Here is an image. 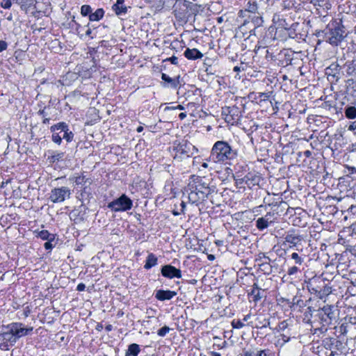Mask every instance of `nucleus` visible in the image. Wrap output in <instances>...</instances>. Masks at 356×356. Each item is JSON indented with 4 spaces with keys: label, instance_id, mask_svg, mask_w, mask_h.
Returning a JSON list of instances; mask_svg holds the SVG:
<instances>
[{
    "label": "nucleus",
    "instance_id": "obj_1",
    "mask_svg": "<svg viewBox=\"0 0 356 356\" xmlns=\"http://www.w3.org/2000/svg\"><path fill=\"white\" fill-rule=\"evenodd\" d=\"M33 330V327L26 328L22 323H12L6 326L0 334V347L6 348L8 343L13 345L16 341Z\"/></svg>",
    "mask_w": 356,
    "mask_h": 356
},
{
    "label": "nucleus",
    "instance_id": "obj_2",
    "mask_svg": "<svg viewBox=\"0 0 356 356\" xmlns=\"http://www.w3.org/2000/svg\"><path fill=\"white\" fill-rule=\"evenodd\" d=\"M236 156V151L232 149L227 142L217 141L211 149V158L214 162H223L234 159Z\"/></svg>",
    "mask_w": 356,
    "mask_h": 356
},
{
    "label": "nucleus",
    "instance_id": "obj_3",
    "mask_svg": "<svg viewBox=\"0 0 356 356\" xmlns=\"http://www.w3.org/2000/svg\"><path fill=\"white\" fill-rule=\"evenodd\" d=\"M189 187L198 191L202 197H207L211 193V188L209 186V184L204 181V178L200 177L195 175L191 176Z\"/></svg>",
    "mask_w": 356,
    "mask_h": 356
},
{
    "label": "nucleus",
    "instance_id": "obj_4",
    "mask_svg": "<svg viewBox=\"0 0 356 356\" xmlns=\"http://www.w3.org/2000/svg\"><path fill=\"white\" fill-rule=\"evenodd\" d=\"M132 205V200L126 195H122L119 198L108 203V207L114 211H124L131 209Z\"/></svg>",
    "mask_w": 356,
    "mask_h": 356
},
{
    "label": "nucleus",
    "instance_id": "obj_5",
    "mask_svg": "<svg viewBox=\"0 0 356 356\" xmlns=\"http://www.w3.org/2000/svg\"><path fill=\"white\" fill-rule=\"evenodd\" d=\"M222 115L227 123L234 125L240 121L241 112L238 107L233 106L222 108Z\"/></svg>",
    "mask_w": 356,
    "mask_h": 356
},
{
    "label": "nucleus",
    "instance_id": "obj_6",
    "mask_svg": "<svg viewBox=\"0 0 356 356\" xmlns=\"http://www.w3.org/2000/svg\"><path fill=\"white\" fill-rule=\"evenodd\" d=\"M70 190L67 187L55 188L51 191L49 200L53 203H60L64 202L66 197L70 198Z\"/></svg>",
    "mask_w": 356,
    "mask_h": 356
},
{
    "label": "nucleus",
    "instance_id": "obj_7",
    "mask_svg": "<svg viewBox=\"0 0 356 356\" xmlns=\"http://www.w3.org/2000/svg\"><path fill=\"white\" fill-rule=\"evenodd\" d=\"M345 31L343 28L336 26L330 29L327 33L328 42L332 45H338L344 38Z\"/></svg>",
    "mask_w": 356,
    "mask_h": 356
},
{
    "label": "nucleus",
    "instance_id": "obj_8",
    "mask_svg": "<svg viewBox=\"0 0 356 356\" xmlns=\"http://www.w3.org/2000/svg\"><path fill=\"white\" fill-rule=\"evenodd\" d=\"M319 312V317L321 321L330 324L334 318V307L332 305H325L318 310Z\"/></svg>",
    "mask_w": 356,
    "mask_h": 356
},
{
    "label": "nucleus",
    "instance_id": "obj_9",
    "mask_svg": "<svg viewBox=\"0 0 356 356\" xmlns=\"http://www.w3.org/2000/svg\"><path fill=\"white\" fill-rule=\"evenodd\" d=\"M161 274L163 276L172 279L174 277L180 278L181 272L179 269L171 265H165L161 268Z\"/></svg>",
    "mask_w": 356,
    "mask_h": 356
},
{
    "label": "nucleus",
    "instance_id": "obj_10",
    "mask_svg": "<svg viewBox=\"0 0 356 356\" xmlns=\"http://www.w3.org/2000/svg\"><path fill=\"white\" fill-rule=\"evenodd\" d=\"M284 240L292 246H296L303 240V236L297 233L296 230L291 229L286 232Z\"/></svg>",
    "mask_w": 356,
    "mask_h": 356
},
{
    "label": "nucleus",
    "instance_id": "obj_11",
    "mask_svg": "<svg viewBox=\"0 0 356 356\" xmlns=\"http://www.w3.org/2000/svg\"><path fill=\"white\" fill-rule=\"evenodd\" d=\"M346 73L348 76H352L347 82L349 85L353 84L356 82V59L346 63Z\"/></svg>",
    "mask_w": 356,
    "mask_h": 356
},
{
    "label": "nucleus",
    "instance_id": "obj_12",
    "mask_svg": "<svg viewBox=\"0 0 356 356\" xmlns=\"http://www.w3.org/2000/svg\"><path fill=\"white\" fill-rule=\"evenodd\" d=\"M176 295L177 293L175 291L170 290H158L156 292L155 298L159 300L164 301L172 299Z\"/></svg>",
    "mask_w": 356,
    "mask_h": 356
},
{
    "label": "nucleus",
    "instance_id": "obj_13",
    "mask_svg": "<svg viewBox=\"0 0 356 356\" xmlns=\"http://www.w3.org/2000/svg\"><path fill=\"white\" fill-rule=\"evenodd\" d=\"M187 192H188V200L191 203L194 204L200 200H204L206 197H202V195H200V192L195 188H192L189 187V184H188L187 188L186 189Z\"/></svg>",
    "mask_w": 356,
    "mask_h": 356
},
{
    "label": "nucleus",
    "instance_id": "obj_14",
    "mask_svg": "<svg viewBox=\"0 0 356 356\" xmlns=\"http://www.w3.org/2000/svg\"><path fill=\"white\" fill-rule=\"evenodd\" d=\"M124 0H117L116 3L112 6L113 10L117 15H124L127 12V8L124 5Z\"/></svg>",
    "mask_w": 356,
    "mask_h": 356
},
{
    "label": "nucleus",
    "instance_id": "obj_15",
    "mask_svg": "<svg viewBox=\"0 0 356 356\" xmlns=\"http://www.w3.org/2000/svg\"><path fill=\"white\" fill-rule=\"evenodd\" d=\"M184 56L189 60H195L202 58L203 54L197 49L187 48L184 51Z\"/></svg>",
    "mask_w": 356,
    "mask_h": 356
},
{
    "label": "nucleus",
    "instance_id": "obj_16",
    "mask_svg": "<svg viewBox=\"0 0 356 356\" xmlns=\"http://www.w3.org/2000/svg\"><path fill=\"white\" fill-rule=\"evenodd\" d=\"M270 217H271L270 213H266V215L265 216L259 218L256 221L257 227L259 230H263L265 228L268 227Z\"/></svg>",
    "mask_w": 356,
    "mask_h": 356
},
{
    "label": "nucleus",
    "instance_id": "obj_17",
    "mask_svg": "<svg viewBox=\"0 0 356 356\" xmlns=\"http://www.w3.org/2000/svg\"><path fill=\"white\" fill-rule=\"evenodd\" d=\"M184 147V145H181V143H179L177 145H175L172 152L174 159H182V156L186 154Z\"/></svg>",
    "mask_w": 356,
    "mask_h": 356
},
{
    "label": "nucleus",
    "instance_id": "obj_18",
    "mask_svg": "<svg viewBox=\"0 0 356 356\" xmlns=\"http://www.w3.org/2000/svg\"><path fill=\"white\" fill-rule=\"evenodd\" d=\"M70 182L75 184L76 186H84L88 182L90 184V181L88 179L86 178L83 175L80 176H72L69 178Z\"/></svg>",
    "mask_w": 356,
    "mask_h": 356
},
{
    "label": "nucleus",
    "instance_id": "obj_19",
    "mask_svg": "<svg viewBox=\"0 0 356 356\" xmlns=\"http://www.w3.org/2000/svg\"><path fill=\"white\" fill-rule=\"evenodd\" d=\"M340 66L339 64L334 63L326 68V74L328 76H337L339 74Z\"/></svg>",
    "mask_w": 356,
    "mask_h": 356
},
{
    "label": "nucleus",
    "instance_id": "obj_20",
    "mask_svg": "<svg viewBox=\"0 0 356 356\" xmlns=\"http://www.w3.org/2000/svg\"><path fill=\"white\" fill-rule=\"evenodd\" d=\"M140 351V349L138 344L131 343L129 346L125 356H137Z\"/></svg>",
    "mask_w": 356,
    "mask_h": 356
},
{
    "label": "nucleus",
    "instance_id": "obj_21",
    "mask_svg": "<svg viewBox=\"0 0 356 356\" xmlns=\"http://www.w3.org/2000/svg\"><path fill=\"white\" fill-rule=\"evenodd\" d=\"M156 264H157V258L155 257V255L154 254L150 253L147 258L144 268L145 269H149L152 267L156 266Z\"/></svg>",
    "mask_w": 356,
    "mask_h": 356
},
{
    "label": "nucleus",
    "instance_id": "obj_22",
    "mask_svg": "<svg viewBox=\"0 0 356 356\" xmlns=\"http://www.w3.org/2000/svg\"><path fill=\"white\" fill-rule=\"evenodd\" d=\"M104 14V10L102 8H98L95 13L89 15V19L90 21H99L103 17Z\"/></svg>",
    "mask_w": 356,
    "mask_h": 356
},
{
    "label": "nucleus",
    "instance_id": "obj_23",
    "mask_svg": "<svg viewBox=\"0 0 356 356\" xmlns=\"http://www.w3.org/2000/svg\"><path fill=\"white\" fill-rule=\"evenodd\" d=\"M346 117L348 119H355L356 118V108L355 106H348L345 110Z\"/></svg>",
    "mask_w": 356,
    "mask_h": 356
},
{
    "label": "nucleus",
    "instance_id": "obj_24",
    "mask_svg": "<svg viewBox=\"0 0 356 356\" xmlns=\"http://www.w3.org/2000/svg\"><path fill=\"white\" fill-rule=\"evenodd\" d=\"M259 269L264 272V274L270 275L273 272V267L269 262L262 263L259 265Z\"/></svg>",
    "mask_w": 356,
    "mask_h": 356
},
{
    "label": "nucleus",
    "instance_id": "obj_25",
    "mask_svg": "<svg viewBox=\"0 0 356 356\" xmlns=\"http://www.w3.org/2000/svg\"><path fill=\"white\" fill-rule=\"evenodd\" d=\"M38 237H40L42 240L53 241L54 239V234H51L47 230H42L38 233Z\"/></svg>",
    "mask_w": 356,
    "mask_h": 356
},
{
    "label": "nucleus",
    "instance_id": "obj_26",
    "mask_svg": "<svg viewBox=\"0 0 356 356\" xmlns=\"http://www.w3.org/2000/svg\"><path fill=\"white\" fill-rule=\"evenodd\" d=\"M16 3L20 5L21 8L26 10L33 4L34 0H15Z\"/></svg>",
    "mask_w": 356,
    "mask_h": 356
},
{
    "label": "nucleus",
    "instance_id": "obj_27",
    "mask_svg": "<svg viewBox=\"0 0 356 356\" xmlns=\"http://www.w3.org/2000/svg\"><path fill=\"white\" fill-rule=\"evenodd\" d=\"M162 80L169 83L172 87L177 88L178 86V81L169 77L167 74L163 73L161 75Z\"/></svg>",
    "mask_w": 356,
    "mask_h": 356
},
{
    "label": "nucleus",
    "instance_id": "obj_28",
    "mask_svg": "<svg viewBox=\"0 0 356 356\" xmlns=\"http://www.w3.org/2000/svg\"><path fill=\"white\" fill-rule=\"evenodd\" d=\"M67 129V125L65 122H59L58 124L51 127V131L52 132H54L56 130H60V132H63Z\"/></svg>",
    "mask_w": 356,
    "mask_h": 356
},
{
    "label": "nucleus",
    "instance_id": "obj_29",
    "mask_svg": "<svg viewBox=\"0 0 356 356\" xmlns=\"http://www.w3.org/2000/svg\"><path fill=\"white\" fill-rule=\"evenodd\" d=\"M64 156L63 152H55L51 156H49L48 159L50 163H55L62 159Z\"/></svg>",
    "mask_w": 356,
    "mask_h": 356
},
{
    "label": "nucleus",
    "instance_id": "obj_30",
    "mask_svg": "<svg viewBox=\"0 0 356 356\" xmlns=\"http://www.w3.org/2000/svg\"><path fill=\"white\" fill-rule=\"evenodd\" d=\"M257 4L255 1H248V4H247V8H246V10H248V12H250V13H256V11L257 10Z\"/></svg>",
    "mask_w": 356,
    "mask_h": 356
},
{
    "label": "nucleus",
    "instance_id": "obj_31",
    "mask_svg": "<svg viewBox=\"0 0 356 356\" xmlns=\"http://www.w3.org/2000/svg\"><path fill=\"white\" fill-rule=\"evenodd\" d=\"M92 12V8L89 5H83L81 8V14L83 16H87L90 15Z\"/></svg>",
    "mask_w": 356,
    "mask_h": 356
},
{
    "label": "nucleus",
    "instance_id": "obj_32",
    "mask_svg": "<svg viewBox=\"0 0 356 356\" xmlns=\"http://www.w3.org/2000/svg\"><path fill=\"white\" fill-rule=\"evenodd\" d=\"M291 259L294 260L295 264L301 266L303 262V259L301 258L298 253L293 252L291 254Z\"/></svg>",
    "mask_w": 356,
    "mask_h": 356
},
{
    "label": "nucleus",
    "instance_id": "obj_33",
    "mask_svg": "<svg viewBox=\"0 0 356 356\" xmlns=\"http://www.w3.org/2000/svg\"><path fill=\"white\" fill-rule=\"evenodd\" d=\"M261 290H254L252 289L251 291V295L254 296V301L257 302L258 300H261L262 298V295L261 293Z\"/></svg>",
    "mask_w": 356,
    "mask_h": 356
},
{
    "label": "nucleus",
    "instance_id": "obj_34",
    "mask_svg": "<svg viewBox=\"0 0 356 356\" xmlns=\"http://www.w3.org/2000/svg\"><path fill=\"white\" fill-rule=\"evenodd\" d=\"M74 134L72 132H68V129L63 131V138L65 139L67 142H70L73 138Z\"/></svg>",
    "mask_w": 356,
    "mask_h": 356
},
{
    "label": "nucleus",
    "instance_id": "obj_35",
    "mask_svg": "<svg viewBox=\"0 0 356 356\" xmlns=\"http://www.w3.org/2000/svg\"><path fill=\"white\" fill-rule=\"evenodd\" d=\"M170 330L169 327L165 325L158 330L157 334L160 337H164L168 332H169Z\"/></svg>",
    "mask_w": 356,
    "mask_h": 356
},
{
    "label": "nucleus",
    "instance_id": "obj_36",
    "mask_svg": "<svg viewBox=\"0 0 356 356\" xmlns=\"http://www.w3.org/2000/svg\"><path fill=\"white\" fill-rule=\"evenodd\" d=\"M62 138H63V137H62V136H60L59 135V134L56 133L55 131H54V132H53V134H52V140H53L54 143H57V144H58V145H59V144H60L61 140H62Z\"/></svg>",
    "mask_w": 356,
    "mask_h": 356
},
{
    "label": "nucleus",
    "instance_id": "obj_37",
    "mask_svg": "<svg viewBox=\"0 0 356 356\" xmlns=\"http://www.w3.org/2000/svg\"><path fill=\"white\" fill-rule=\"evenodd\" d=\"M300 271V268L297 266H293L288 269L287 273L289 275H293Z\"/></svg>",
    "mask_w": 356,
    "mask_h": 356
},
{
    "label": "nucleus",
    "instance_id": "obj_38",
    "mask_svg": "<svg viewBox=\"0 0 356 356\" xmlns=\"http://www.w3.org/2000/svg\"><path fill=\"white\" fill-rule=\"evenodd\" d=\"M232 325L234 328L239 329L245 326V324L242 323L240 320H238L237 321H233L232 322Z\"/></svg>",
    "mask_w": 356,
    "mask_h": 356
},
{
    "label": "nucleus",
    "instance_id": "obj_39",
    "mask_svg": "<svg viewBox=\"0 0 356 356\" xmlns=\"http://www.w3.org/2000/svg\"><path fill=\"white\" fill-rule=\"evenodd\" d=\"M253 23L257 26H260L263 23V19L261 16H257L252 19Z\"/></svg>",
    "mask_w": 356,
    "mask_h": 356
},
{
    "label": "nucleus",
    "instance_id": "obj_40",
    "mask_svg": "<svg viewBox=\"0 0 356 356\" xmlns=\"http://www.w3.org/2000/svg\"><path fill=\"white\" fill-rule=\"evenodd\" d=\"M12 5L10 0H3V1L1 3V6L6 9H8L10 8Z\"/></svg>",
    "mask_w": 356,
    "mask_h": 356
},
{
    "label": "nucleus",
    "instance_id": "obj_41",
    "mask_svg": "<svg viewBox=\"0 0 356 356\" xmlns=\"http://www.w3.org/2000/svg\"><path fill=\"white\" fill-rule=\"evenodd\" d=\"M324 1H325V0H312V1H311V3H312L314 6H319V7H322V6H323V5H324Z\"/></svg>",
    "mask_w": 356,
    "mask_h": 356
},
{
    "label": "nucleus",
    "instance_id": "obj_42",
    "mask_svg": "<svg viewBox=\"0 0 356 356\" xmlns=\"http://www.w3.org/2000/svg\"><path fill=\"white\" fill-rule=\"evenodd\" d=\"M288 327V323L286 321H283L279 323L278 327L280 330H284Z\"/></svg>",
    "mask_w": 356,
    "mask_h": 356
},
{
    "label": "nucleus",
    "instance_id": "obj_43",
    "mask_svg": "<svg viewBox=\"0 0 356 356\" xmlns=\"http://www.w3.org/2000/svg\"><path fill=\"white\" fill-rule=\"evenodd\" d=\"M323 293L325 296H328L332 292V289L330 286H325L323 289L322 290Z\"/></svg>",
    "mask_w": 356,
    "mask_h": 356
},
{
    "label": "nucleus",
    "instance_id": "obj_44",
    "mask_svg": "<svg viewBox=\"0 0 356 356\" xmlns=\"http://www.w3.org/2000/svg\"><path fill=\"white\" fill-rule=\"evenodd\" d=\"M8 44L7 42L3 40H0V52L6 50L7 49Z\"/></svg>",
    "mask_w": 356,
    "mask_h": 356
},
{
    "label": "nucleus",
    "instance_id": "obj_45",
    "mask_svg": "<svg viewBox=\"0 0 356 356\" xmlns=\"http://www.w3.org/2000/svg\"><path fill=\"white\" fill-rule=\"evenodd\" d=\"M316 296L319 299H323L325 295L323 294V291L316 290Z\"/></svg>",
    "mask_w": 356,
    "mask_h": 356
},
{
    "label": "nucleus",
    "instance_id": "obj_46",
    "mask_svg": "<svg viewBox=\"0 0 356 356\" xmlns=\"http://www.w3.org/2000/svg\"><path fill=\"white\" fill-rule=\"evenodd\" d=\"M51 242V241L48 240V241L45 242V243L44 244V248L46 250H49L52 248L53 246Z\"/></svg>",
    "mask_w": 356,
    "mask_h": 356
},
{
    "label": "nucleus",
    "instance_id": "obj_47",
    "mask_svg": "<svg viewBox=\"0 0 356 356\" xmlns=\"http://www.w3.org/2000/svg\"><path fill=\"white\" fill-rule=\"evenodd\" d=\"M85 288H86L85 284L83 283H80L78 284V286L76 287V290L79 291H84Z\"/></svg>",
    "mask_w": 356,
    "mask_h": 356
},
{
    "label": "nucleus",
    "instance_id": "obj_48",
    "mask_svg": "<svg viewBox=\"0 0 356 356\" xmlns=\"http://www.w3.org/2000/svg\"><path fill=\"white\" fill-rule=\"evenodd\" d=\"M169 60L171 62V63L174 65H177L178 63V58L176 56H172L170 58Z\"/></svg>",
    "mask_w": 356,
    "mask_h": 356
},
{
    "label": "nucleus",
    "instance_id": "obj_49",
    "mask_svg": "<svg viewBox=\"0 0 356 356\" xmlns=\"http://www.w3.org/2000/svg\"><path fill=\"white\" fill-rule=\"evenodd\" d=\"M281 337L284 343L289 341V339H290L289 337L286 336L285 334H281Z\"/></svg>",
    "mask_w": 356,
    "mask_h": 356
},
{
    "label": "nucleus",
    "instance_id": "obj_50",
    "mask_svg": "<svg viewBox=\"0 0 356 356\" xmlns=\"http://www.w3.org/2000/svg\"><path fill=\"white\" fill-rule=\"evenodd\" d=\"M349 172L350 174H353L356 172V168L355 167H348Z\"/></svg>",
    "mask_w": 356,
    "mask_h": 356
},
{
    "label": "nucleus",
    "instance_id": "obj_51",
    "mask_svg": "<svg viewBox=\"0 0 356 356\" xmlns=\"http://www.w3.org/2000/svg\"><path fill=\"white\" fill-rule=\"evenodd\" d=\"M89 25H90V24H88V25H87L88 29H87V31H86V35H88V36H90V35H91V33H92V31H91L90 28L89 27Z\"/></svg>",
    "mask_w": 356,
    "mask_h": 356
},
{
    "label": "nucleus",
    "instance_id": "obj_52",
    "mask_svg": "<svg viewBox=\"0 0 356 356\" xmlns=\"http://www.w3.org/2000/svg\"><path fill=\"white\" fill-rule=\"evenodd\" d=\"M356 129V124L355 122H353L348 127V129L350 131H353Z\"/></svg>",
    "mask_w": 356,
    "mask_h": 356
},
{
    "label": "nucleus",
    "instance_id": "obj_53",
    "mask_svg": "<svg viewBox=\"0 0 356 356\" xmlns=\"http://www.w3.org/2000/svg\"><path fill=\"white\" fill-rule=\"evenodd\" d=\"M179 117L181 120H184L186 117V115L185 113H181L179 115Z\"/></svg>",
    "mask_w": 356,
    "mask_h": 356
},
{
    "label": "nucleus",
    "instance_id": "obj_54",
    "mask_svg": "<svg viewBox=\"0 0 356 356\" xmlns=\"http://www.w3.org/2000/svg\"><path fill=\"white\" fill-rule=\"evenodd\" d=\"M9 182H10V179L7 180L6 181H3L1 183V187L3 188L6 185H7Z\"/></svg>",
    "mask_w": 356,
    "mask_h": 356
},
{
    "label": "nucleus",
    "instance_id": "obj_55",
    "mask_svg": "<svg viewBox=\"0 0 356 356\" xmlns=\"http://www.w3.org/2000/svg\"><path fill=\"white\" fill-rule=\"evenodd\" d=\"M181 213H184V211L186 208V204L184 202H183V201L181 202Z\"/></svg>",
    "mask_w": 356,
    "mask_h": 356
},
{
    "label": "nucleus",
    "instance_id": "obj_56",
    "mask_svg": "<svg viewBox=\"0 0 356 356\" xmlns=\"http://www.w3.org/2000/svg\"><path fill=\"white\" fill-rule=\"evenodd\" d=\"M38 114L40 115L44 116L45 115V110H44V108L38 111Z\"/></svg>",
    "mask_w": 356,
    "mask_h": 356
},
{
    "label": "nucleus",
    "instance_id": "obj_57",
    "mask_svg": "<svg viewBox=\"0 0 356 356\" xmlns=\"http://www.w3.org/2000/svg\"><path fill=\"white\" fill-rule=\"evenodd\" d=\"M257 356H266V354L264 350H261L257 353Z\"/></svg>",
    "mask_w": 356,
    "mask_h": 356
},
{
    "label": "nucleus",
    "instance_id": "obj_58",
    "mask_svg": "<svg viewBox=\"0 0 356 356\" xmlns=\"http://www.w3.org/2000/svg\"><path fill=\"white\" fill-rule=\"evenodd\" d=\"M244 356H253V353L251 351H246L244 353Z\"/></svg>",
    "mask_w": 356,
    "mask_h": 356
},
{
    "label": "nucleus",
    "instance_id": "obj_59",
    "mask_svg": "<svg viewBox=\"0 0 356 356\" xmlns=\"http://www.w3.org/2000/svg\"><path fill=\"white\" fill-rule=\"evenodd\" d=\"M175 108L178 109V110H184V107L182 105L179 104L177 106H175Z\"/></svg>",
    "mask_w": 356,
    "mask_h": 356
},
{
    "label": "nucleus",
    "instance_id": "obj_60",
    "mask_svg": "<svg viewBox=\"0 0 356 356\" xmlns=\"http://www.w3.org/2000/svg\"><path fill=\"white\" fill-rule=\"evenodd\" d=\"M250 316H251V315H250V314H249L245 315V316H244V318H243V321H248V320L250 319Z\"/></svg>",
    "mask_w": 356,
    "mask_h": 356
},
{
    "label": "nucleus",
    "instance_id": "obj_61",
    "mask_svg": "<svg viewBox=\"0 0 356 356\" xmlns=\"http://www.w3.org/2000/svg\"><path fill=\"white\" fill-rule=\"evenodd\" d=\"M252 286H253V289H254L256 291L261 290V289L258 286V285L256 283H254Z\"/></svg>",
    "mask_w": 356,
    "mask_h": 356
},
{
    "label": "nucleus",
    "instance_id": "obj_62",
    "mask_svg": "<svg viewBox=\"0 0 356 356\" xmlns=\"http://www.w3.org/2000/svg\"><path fill=\"white\" fill-rule=\"evenodd\" d=\"M143 130V127L142 126H139V127L137 128V129H136V131H137L138 132H141Z\"/></svg>",
    "mask_w": 356,
    "mask_h": 356
},
{
    "label": "nucleus",
    "instance_id": "obj_63",
    "mask_svg": "<svg viewBox=\"0 0 356 356\" xmlns=\"http://www.w3.org/2000/svg\"><path fill=\"white\" fill-rule=\"evenodd\" d=\"M49 120H50L49 118H45L43 120V123H44V124L49 123Z\"/></svg>",
    "mask_w": 356,
    "mask_h": 356
},
{
    "label": "nucleus",
    "instance_id": "obj_64",
    "mask_svg": "<svg viewBox=\"0 0 356 356\" xmlns=\"http://www.w3.org/2000/svg\"><path fill=\"white\" fill-rule=\"evenodd\" d=\"M211 354L213 355V356H220V353L216 352H212Z\"/></svg>",
    "mask_w": 356,
    "mask_h": 356
}]
</instances>
